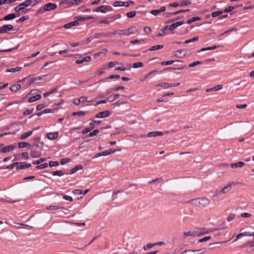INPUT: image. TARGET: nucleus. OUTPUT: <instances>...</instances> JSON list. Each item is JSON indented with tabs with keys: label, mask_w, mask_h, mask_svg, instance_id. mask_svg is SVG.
I'll list each match as a JSON object with an SVG mask.
<instances>
[{
	"label": "nucleus",
	"mask_w": 254,
	"mask_h": 254,
	"mask_svg": "<svg viewBox=\"0 0 254 254\" xmlns=\"http://www.w3.org/2000/svg\"><path fill=\"white\" fill-rule=\"evenodd\" d=\"M157 244H151L149 243L143 247L144 250H147L148 249L152 248L153 246L156 245Z\"/></svg>",
	"instance_id": "nucleus-33"
},
{
	"label": "nucleus",
	"mask_w": 254,
	"mask_h": 254,
	"mask_svg": "<svg viewBox=\"0 0 254 254\" xmlns=\"http://www.w3.org/2000/svg\"><path fill=\"white\" fill-rule=\"evenodd\" d=\"M175 12H166L164 14V15L166 17H170L173 15H175Z\"/></svg>",
	"instance_id": "nucleus-64"
},
{
	"label": "nucleus",
	"mask_w": 254,
	"mask_h": 254,
	"mask_svg": "<svg viewBox=\"0 0 254 254\" xmlns=\"http://www.w3.org/2000/svg\"><path fill=\"white\" fill-rule=\"evenodd\" d=\"M21 88V85L19 84H15L13 85H12L10 87V90L14 92H16L18 91Z\"/></svg>",
	"instance_id": "nucleus-13"
},
{
	"label": "nucleus",
	"mask_w": 254,
	"mask_h": 254,
	"mask_svg": "<svg viewBox=\"0 0 254 254\" xmlns=\"http://www.w3.org/2000/svg\"><path fill=\"white\" fill-rule=\"evenodd\" d=\"M244 164H244V163L243 162L240 161V162H238V163H236L232 164L231 165V167L232 168H237V167L241 168V167H243Z\"/></svg>",
	"instance_id": "nucleus-14"
},
{
	"label": "nucleus",
	"mask_w": 254,
	"mask_h": 254,
	"mask_svg": "<svg viewBox=\"0 0 254 254\" xmlns=\"http://www.w3.org/2000/svg\"><path fill=\"white\" fill-rule=\"evenodd\" d=\"M164 134L163 132L158 131H154L148 133L147 136L148 137H156L157 136H162Z\"/></svg>",
	"instance_id": "nucleus-8"
},
{
	"label": "nucleus",
	"mask_w": 254,
	"mask_h": 254,
	"mask_svg": "<svg viewBox=\"0 0 254 254\" xmlns=\"http://www.w3.org/2000/svg\"><path fill=\"white\" fill-rule=\"evenodd\" d=\"M78 24V22L77 21H74L72 22H71L70 23L65 24L64 25V27L66 29L69 28L72 26L76 25Z\"/></svg>",
	"instance_id": "nucleus-15"
},
{
	"label": "nucleus",
	"mask_w": 254,
	"mask_h": 254,
	"mask_svg": "<svg viewBox=\"0 0 254 254\" xmlns=\"http://www.w3.org/2000/svg\"><path fill=\"white\" fill-rule=\"evenodd\" d=\"M16 17V15L14 13H11L5 16L3 18L4 20H9L13 19Z\"/></svg>",
	"instance_id": "nucleus-17"
},
{
	"label": "nucleus",
	"mask_w": 254,
	"mask_h": 254,
	"mask_svg": "<svg viewBox=\"0 0 254 254\" xmlns=\"http://www.w3.org/2000/svg\"><path fill=\"white\" fill-rule=\"evenodd\" d=\"M143 66V64L141 62L135 63L132 64V67L134 68H137L138 67H141Z\"/></svg>",
	"instance_id": "nucleus-28"
},
{
	"label": "nucleus",
	"mask_w": 254,
	"mask_h": 254,
	"mask_svg": "<svg viewBox=\"0 0 254 254\" xmlns=\"http://www.w3.org/2000/svg\"><path fill=\"white\" fill-rule=\"evenodd\" d=\"M15 148V145L11 144L3 147L2 149L0 150V152L3 153L10 152V151L14 150Z\"/></svg>",
	"instance_id": "nucleus-5"
},
{
	"label": "nucleus",
	"mask_w": 254,
	"mask_h": 254,
	"mask_svg": "<svg viewBox=\"0 0 254 254\" xmlns=\"http://www.w3.org/2000/svg\"><path fill=\"white\" fill-rule=\"evenodd\" d=\"M109 115H110L109 111L106 110V111H102V112L97 113L96 115V118L102 119V118H104L105 117H107L109 116Z\"/></svg>",
	"instance_id": "nucleus-6"
},
{
	"label": "nucleus",
	"mask_w": 254,
	"mask_h": 254,
	"mask_svg": "<svg viewBox=\"0 0 254 254\" xmlns=\"http://www.w3.org/2000/svg\"><path fill=\"white\" fill-rule=\"evenodd\" d=\"M234 9V7L232 6H228V7H227L226 8H225L224 11H223V12H230L233 9Z\"/></svg>",
	"instance_id": "nucleus-56"
},
{
	"label": "nucleus",
	"mask_w": 254,
	"mask_h": 254,
	"mask_svg": "<svg viewBox=\"0 0 254 254\" xmlns=\"http://www.w3.org/2000/svg\"><path fill=\"white\" fill-rule=\"evenodd\" d=\"M222 13H223V11H215V12H213L212 13L211 16L213 17H215L218 15H220Z\"/></svg>",
	"instance_id": "nucleus-37"
},
{
	"label": "nucleus",
	"mask_w": 254,
	"mask_h": 254,
	"mask_svg": "<svg viewBox=\"0 0 254 254\" xmlns=\"http://www.w3.org/2000/svg\"><path fill=\"white\" fill-rule=\"evenodd\" d=\"M34 111V109H27V110H26L24 112H23V115L24 116H27V115H30Z\"/></svg>",
	"instance_id": "nucleus-45"
},
{
	"label": "nucleus",
	"mask_w": 254,
	"mask_h": 254,
	"mask_svg": "<svg viewBox=\"0 0 254 254\" xmlns=\"http://www.w3.org/2000/svg\"><path fill=\"white\" fill-rule=\"evenodd\" d=\"M216 48H217V47L216 46H214L213 47H208L207 48H203L201 49V51L203 52V51H207V50H214V49H215Z\"/></svg>",
	"instance_id": "nucleus-42"
},
{
	"label": "nucleus",
	"mask_w": 254,
	"mask_h": 254,
	"mask_svg": "<svg viewBox=\"0 0 254 254\" xmlns=\"http://www.w3.org/2000/svg\"><path fill=\"white\" fill-rule=\"evenodd\" d=\"M184 53V51L183 50H177L174 52V55L177 57L181 58V55H184L185 54V53Z\"/></svg>",
	"instance_id": "nucleus-22"
},
{
	"label": "nucleus",
	"mask_w": 254,
	"mask_h": 254,
	"mask_svg": "<svg viewBox=\"0 0 254 254\" xmlns=\"http://www.w3.org/2000/svg\"><path fill=\"white\" fill-rule=\"evenodd\" d=\"M114 20H115V19L113 20H112L111 21H109V20L105 19V20L99 21V23H101V24H108L110 23V22H112L114 21Z\"/></svg>",
	"instance_id": "nucleus-44"
},
{
	"label": "nucleus",
	"mask_w": 254,
	"mask_h": 254,
	"mask_svg": "<svg viewBox=\"0 0 254 254\" xmlns=\"http://www.w3.org/2000/svg\"><path fill=\"white\" fill-rule=\"evenodd\" d=\"M175 62L174 61H168L165 62H161V64L163 65H168L170 64H173Z\"/></svg>",
	"instance_id": "nucleus-40"
},
{
	"label": "nucleus",
	"mask_w": 254,
	"mask_h": 254,
	"mask_svg": "<svg viewBox=\"0 0 254 254\" xmlns=\"http://www.w3.org/2000/svg\"><path fill=\"white\" fill-rule=\"evenodd\" d=\"M126 15L128 18H133V17H135V16L136 15V11H132L127 12V13Z\"/></svg>",
	"instance_id": "nucleus-29"
},
{
	"label": "nucleus",
	"mask_w": 254,
	"mask_h": 254,
	"mask_svg": "<svg viewBox=\"0 0 254 254\" xmlns=\"http://www.w3.org/2000/svg\"><path fill=\"white\" fill-rule=\"evenodd\" d=\"M63 198L65 200H68L69 201H72L73 200V199L71 196L66 195H63Z\"/></svg>",
	"instance_id": "nucleus-57"
},
{
	"label": "nucleus",
	"mask_w": 254,
	"mask_h": 254,
	"mask_svg": "<svg viewBox=\"0 0 254 254\" xmlns=\"http://www.w3.org/2000/svg\"><path fill=\"white\" fill-rule=\"evenodd\" d=\"M98 132H99L98 129H95L93 131L90 132V133L89 134V136L90 137H92L93 136L97 135L98 133Z\"/></svg>",
	"instance_id": "nucleus-50"
},
{
	"label": "nucleus",
	"mask_w": 254,
	"mask_h": 254,
	"mask_svg": "<svg viewBox=\"0 0 254 254\" xmlns=\"http://www.w3.org/2000/svg\"><path fill=\"white\" fill-rule=\"evenodd\" d=\"M143 30L145 33L148 34L151 32V29L150 27L146 26L144 28Z\"/></svg>",
	"instance_id": "nucleus-63"
},
{
	"label": "nucleus",
	"mask_w": 254,
	"mask_h": 254,
	"mask_svg": "<svg viewBox=\"0 0 254 254\" xmlns=\"http://www.w3.org/2000/svg\"><path fill=\"white\" fill-rule=\"evenodd\" d=\"M125 4V2L121 1H116L114 2L113 5L115 7L122 6H124Z\"/></svg>",
	"instance_id": "nucleus-26"
},
{
	"label": "nucleus",
	"mask_w": 254,
	"mask_h": 254,
	"mask_svg": "<svg viewBox=\"0 0 254 254\" xmlns=\"http://www.w3.org/2000/svg\"><path fill=\"white\" fill-rule=\"evenodd\" d=\"M53 175L54 176H62L64 175V173L61 170H57V171H54L53 173Z\"/></svg>",
	"instance_id": "nucleus-32"
},
{
	"label": "nucleus",
	"mask_w": 254,
	"mask_h": 254,
	"mask_svg": "<svg viewBox=\"0 0 254 254\" xmlns=\"http://www.w3.org/2000/svg\"><path fill=\"white\" fill-rule=\"evenodd\" d=\"M187 203H190L198 207L203 208L209 204L210 200L205 197H199L188 201Z\"/></svg>",
	"instance_id": "nucleus-1"
},
{
	"label": "nucleus",
	"mask_w": 254,
	"mask_h": 254,
	"mask_svg": "<svg viewBox=\"0 0 254 254\" xmlns=\"http://www.w3.org/2000/svg\"><path fill=\"white\" fill-rule=\"evenodd\" d=\"M70 161V159L68 158H63L61 160L60 163L62 165H64L65 164L69 162Z\"/></svg>",
	"instance_id": "nucleus-43"
},
{
	"label": "nucleus",
	"mask_w": 254,
	"mask_h": 254,
	"mask_svg": "<svg viewBox=\"0 0 254 254\" xmlns=\"http://www.w3.org/2000/svg\"><path fill=\"white\" fill-rule=\"evenodd\" d=\"M198 40V37H194L192 39L186 40L184 42L185 44H188L191 42L197 41Z\"/></svg>",
	"instance_id": "nucleus-27"
},
{
	"label": "nucleus",
	"mask_w": 254,
	"mask_h": 254,
	"mask_svg": "<svg viewBox=\"0 0 254 254\" xmlns=\"http://www.w3.org/2000/svg\"><path fill=\"white\" fill-rule=\"evenodd\" d=\"M46 105L44 104H38L36 107V109L37 111H40L42 109H43L44 108H45Z\"/></svg>",
	"instance_id": "nucleus-51"
},
{
	"label": "nucleus",
	"mask_w": 254,
	"mask_h": 254,
	"mask_svg": "<svg viewBox=\"0 0 254 254\" xmlns=\"http://www.w3.org/2000/svg\"><path fill=\"white\" fill-rule=\"evenodd\" d=\"M41 155L40 151H31L30 152V156L32 158H38Z\"/></svg>",
	"instance_id": "nucleus-10"
},
{
	"label": "nucleus",
	"mask_w": 254,
	"mask_h": 254,
	"mask_svg": "<svg viewBox=\"0 0 254 254\" xmlns=\"http://www.w3.org/2000/svg\"><path fill=\"white\" fill-rule=\"evenodd\" d=\"M30 144L28 142H19L18 143V147L19 148H24L26 147L28 145H29Z\"/></svg>",
	"instance_id": "nucleus-34"
},
{
	"label": "nucleus",
	"mask_w": 254,
	"mask_h": 254,
	"mask_svg": "<svg viewBox=\"0 0 254 254\" xmlns=\"http://www.w3.org/2000/svg\"><path fill=\"white\" fill-rule=\"evenodd\" d=\"M127 30V36L135 33L137 31V29L135 27H131Z\"/></svg>",
	"instance_id": "nucleus-16"
},
{
	"label": "nucleus",
	"mask_w": 254,
	"mask_h": 254,
	"mask_svg": "<svg viewBox=\"0 0 254 254\" xmlns=\"http://www.w3.org/2000/svg\"><path fill=\"white\" fill-rule=\"evenodd\" d=\"M49 166L50 167H53L59 165V162L58 161H51L49 163Z\"/></svg>",
	"instance_id": "nucleus-39"
},
{
	"label": "nucleus",
	"mask_w": 254,
	"mask_h": 254,
	"mask_svg": "<svg viewBox=\"0 0 254 254\" xmlns=\"http://www.w3.org/2000/svg\"><path fill=\"white\" fill-rule=\"evenodd\" d=\"M46 160V159L45 158H40L39 159V160H37L36 161H35L33 164H36V165H38V164H40L42 162H43L44 161H45Z\"/></svg>",
	"instance_id": "nucleus-47"
},
{
	"label": "nucleus",
	"mask_w": 254,
	"mask_h": 254,
	"mask_svg": "<svg viewBox=\"0 0 254 254\" xmlns=\"http://www.w3.org/2000/svg\"><path fill=\"white\" fill-rule=\"evenodd\" d=\"M116 152V150H112L111 149H109L104 151L102 152V154L104 155V156H107L110 155L112 153H114Z\"/></svg>",
	"instance_id": "nucleus-24"
},
{
	"label": "nucleus",
	"mask_w": 254,
	"mask_h": 254,
	"mask_svg": "<svg viewBox=\"0 0 254 254\" xmlns=\"http://www.w3.org/2000/svg\"><path fill=\"white\" fill-rule=\"evenodd\" d=\"M115 34H118L121 36H122V35L127 36V30H118L115 32Z\"/></svg>",
	"instance_id": "nucleus-21"
},
{
	"label": "nucleus",
	"mask_w": 254,
	"mask_h": 254,
	"mask_svg": "<svg viewBox=\"0 0 254 254\" xmlns=\"http://www.w3.org/2000/svg\"><path fill=\"white\" fill-rule=\"evenodd\" d=\"M60 208H61V207L58 205H51L46 207V209L49 210H57Z\"/></svg>",
	"instance_id": "nucleus-30"
},
{
	"label": "nucleus",
	"mask_w": 254,
	"mask_h": 254,
	"mask_svg": "<svg viewBox=\"0 0 254 254\" xmlns=\"http://www.w3.org/2000/svg\"><path fill=\"white\" fill-rule=\"evenodd\" d=\"M18 164L17 165V166L16 168L17 170L23 169L25 168L24 165H23L22 162H18Z\"/></svg>",
	"instance_id": "nucleus-36"
},
{
	"label": "nucleus",
	"mask_w": 254,
	"mask_h": 254,
	"mask_svg": "<svg viewBox=\"0 0 254 254\" xmlns=\"http://www.w3.org/2000/svg\"><path fill=\"white\" fill-rule=\"evenodd\" d=\"M17 47H18V46L16 47L12 48L6 49V50H0V52H10L12 51L13 50L17 49Z\"/></svg>",
	"instance_id": "nucleus-53"
},
{
	"label": "nucleus",
	"mask_w": 254,
	"mask_h": 254,
	"mask_svg": "<svg viewBox=\"0 0 254 254\" xmlns=\"http://www.w3.org/2000/svg\"><path fill=\"white\" fill-rule=\"evenodd\" d=\"M201 63L199 61H196V62H193L192 63H191L189 65V66L190 67H193L196 65H198V64H201Z\"/></svg>",
	"instance_id": "nucleus-52"
},
{
	"label": "nucleus",
	"mask_w": 254,
	"mask_h": 254,
	"mask_svg": "<svg viewBox=\"0 0 254 254\" xmlns=\"http://www.w3.org/2000/svg\"><path fill=\"white\" fill-rule=\"evenodd\" d=\"M21 158H25V159H28L29 158V156L27 152H23L21 154Z\"/></svg>",
	"instance_id": "nucleus-60"
},
{
	"label": "nucleus",
	"mask_w": 254,
	"mask_h": 254,
	"mask_svg": "<svg viewBox=\"0 0 254 254\" xmlns=\"http://www.w3.org/2000/svg\"><path fill=\"white\" fill-rule=\"evenodd\" d=\"M241 216L244 218H248L251 216V214L249 213L245 212L242 213Z\"/></svg>",
	"instance_id": "nucleus-61"
},
{
	"label": "nucleus",
	"mask_w": 254,
	"mask_h": 254,
	"mask_svg": "<svg viewBox=\"0 0 254 254\" xmlns=\"http://www.w3.org/2000/svg\"><path fill=\"white\" fill-rule=\"evenodd\" d=\"M170 84H169L168 83H160V84H158L157 85L158 86H160L164 89H166V88H168L169 87H170Z\"/></svg>",
	"instance_id": "nucleus-31"
},
{
	"label": "nucleus",
	"mask_w": 254,
	"mask_h": 254,
	"mask_svg": "<svg viewBox=\"0 0 254 254\" xmlns=\"http://www.w3.org/2000/svg\"><path fill=\"white\" fill-rule=\"evenodd\" d=\"M200 19V18L199 17H194L191 19H188L187 21V23L190 24L193 22H194V21H196L197 20H199Z\"/></svg>",
	"instance_id": "nucleus-23"
},
{
	"label": "nucleus",
	"mask_w": 254,
	"mask_h": 254,
	"mask_svg": "<svg viewBox=\"0 0 254 254\" xmlns=\"http://www.w3.org/2000/svg\"><path fill=\"white\" fill-rule=\"evenodd\" d=\"M72 193L75 195H79L82 194V191L81 190L76 189L73 190Z\"/></svg>",
	"instance_id": "nucleus-49"
},
{
	"label": "nucleus",
	"mask_w": 254,
	"mask_h": 254,
	"mask_svg": "<svg viewBox=\"0 0 254 254\" xmlns=\"http://www.w3.org/2000/svg\"><path fill=\"white\" fill-rule=\"evenodd\" d=\"M87 97L85 96H83L80 97L78 100L80 102V103H84L85 101L87 100Z\"/></svg>",
	"instance_id": "nucleus-62"
},
{
	"label": "nucleus",
	"mask_w": 254,
	"mask_h": 254,
	"mask_svg": "<svg viewBox=\"0 0 254 254\" xmlns=\"http://www.w3.org/2000/svg\"><path fill=\"white\" fill-rule=\"evenodd\" d=\"M163 48V45H158L152 46L149 50L150 51H156L159 49H161Z\"/></svg>",
	"instance_id": "nucleus-19"
},
{
	"label": "nucleus",
	"mask_w": 254,
	"mask_h": 254,
	"mask_svg": "<svg viewBox=\"0 0 254 254\" xmlns=\"http://www.w3.org/2000/svg\"><path fill=\"white\" fill-rule=\"evenodd\" d=\"M210 239H211L210 236L205 237L201 239H199L198 240V242H199V243L204 242H205V241H207L210 240Z\"/></svg>",
	"instance_id": "nucleus-48"
},
{
	"label": "nucleus",
	"mask_w": 254,
	"mask_h": 254,
	"mask_svg": "<svg viewBox=\"0 0 254 254\" xmlns=\"http://www.w3.org/2000/svg\"><path fill=\"white\" fill-rule=\"evenodd\" d=\"M234 217H235V214L233 213H231L229 214V215L227 217V220L228 222H230L231 220H232L234 219Z\"/></svg>",
	"instance_id": "nucleus-58"
},
{
	"label": "nucleus",
	"mask_w": 254,
	"mask_h": 254,
	"mask_svg": "<svg viewBox=\"0 0 254 254\" xmlns=\"http://www.w3.org/2000/svg\"><path fill=\"white\" fill-rule=\"evenodd\" d=\"M81 0H71L70 2L72 5H78L79 4Z\"/></svg>",
	"instance_id": "nucleus-54"
},
{
	"label": "nucleus",
	"mask_w": 254,
	"mask_h": 254,
	"mask_svg": "<svg viewBox=\"0 0 254 254\" xmlns=\"http://www.w3.org/2000/svg\"><path fill=\"white\" fill-rule=\"evenodd\" d=\"M13 29V25L11 24L4 25L0 27V33H6L9 30H12Z\"/></svg>",
	"instance_id": "nucleus-3"
},
{
	"label": "nucleus",
	"mask_w": 254,
	"mask_h": 254,
	"mask_svg": "<svg viewBox=\"0 0 254 254\" xmlns=\"http://www.w3.org/2000/svg\"><path fill=\"white\" fill-rule=\"evenodd\" d=\"M29 19V16H23L19 19V21L21 22H24L26 20Z\"/></svg>",
	"instance_id": "nucleus-59"
},
{
	"label": "nucleus",
	"mask_w": 254,
	"mask_h": 254,
	"mask_svg": "<svg viewBox=\"0 0 254 254\" xmlns=\"http://www.w3.org/2000/svg\"><path fill=\"white\" fill-rule=\"evenodd\" d=\"M57 7V5L55 3H48L46 4L43 7V9L44 11H50L52 10H54Z\"/></svg>",
	"instance_id": "nucleus-2"
},
{
	"label": "nucleus",
	"mask_w": 254,
	"mask_h": 254,
	"mask_svg": "<svg viewBox=\"0 0 254 254\" xmlns=\"http://www.w3.org/2000/svg\"><path fill=\"white\" fill-rule=\"evenodd\" d=\"M18 162H15V163H13L8 166H7L6 167V169H12L14 168V166H17V165L18 164Z\"/></svg>",
	"instance_id": "nucleus-55"
},
{
	"label": "nucleus",
	"mask_w": 254,
	"mask_h": 254,
	"mask_svg": "<svg viewBox=\"0 0 254 254\" xmlns=\"http://www.w3.org/2000/svg\"><path fill=\"white\" fill-rule=\"evenodd\" d=\"M250 246V247H254V240L253 241L248 242L245 243L243 248H245L246 246Z\"/></svg>",
	"instance_id": "nucleus-38"
},
{
	"label": "nucleus",
	"mask_w": 254,
	"mask_h": 254,
	"mask_svg": "<svg viewBox=\"0 0 254 254\" xmlns=\"http://www.w3.org/2000/svg\"><path fill=\"white\" fill-rule=\"evenodd\" d=\"M82 169V166L81 165H77L75 166L74 168H72L69 173L70 174H73L76 173L79 170H81Z\"/></svg>",
	"instance_id": "nucleus-12"
},
{
	"label": "nucleus",
	"mask_w": 254,
	"mask_h": 254,
	"mask_svg": "<svg viewBox=\"0 0 254 254\" xmlns=\"http://www.w3.org/2000/svg\"><path fill=\"white\" fill-rule=\"evenodd\" d=\"M21 69V67H16L15 68H12L10 69H7L5 70L6 72H14L16 71H19Z\"/></svg>",
	"instance_id": "nucleus-20"
},
{
	"label": "nucleus",
	"mask_w": 254,
	"mask_h": 254,
	"mask_svg": "<svg viewBox=\"0 0 254 254\" xmlns=\"http://www.w3.org/2000/svg\"><path fill=\"white\" fill-rule=\"evenodd\" d=\"M41 96L40 94H37L35 96L30 97L28 100V102L29 103H32L35 101L39 100V99H41Z\"/></svg>",
	"instance_id": "nucleus-11"
},
{
	"label": "nucleus",
	"mask_w": 254,
	"mask_h": 254,
	"mask_svg": "<svg viewBox=\"0 0 254 254\" xmlns=\"http://www.w3.org/2000/svg\"><path fill=\"white\" fill-rule=\"evenodd\" d=\"M58 132H50L47 133V136L49 139L53 140L56 139L58 137Z\"/></svg>",
	"instance_id": "nucleus-9"
},
{
	"label": "nucleus",
	"mask_w": 254,
	"mask_h": 254,
	"mask_svg": "<svg viewBox=\"0 0 254 254\" xmlns=\"http://www.w3.org/2000/svg\"><path fill=\"white\" fill-rule=\"evenodd\" d=\"M119 94H114L113 96H111L108 98V101L109 102H112L117 99L119 97Z\"/></svg>",
	"instance_id": "nucleus-25"
},
{
	"label": "nucleus",
	"mask_w": 254,
	"mask_h": 254,
	"mask_svg": "<svg viewBox=\"0 0 254 254\" xmlns=\"http://www.w3.org/2000/svg\"><path fill=\"white\" fill-rule=\"evenodd\" d=\"M32 131H29L28 132H26L23 134H22L20 136V139L22 140L25 139L27 138L28 137L32 135Z\"/></svg>",
	"instance_id": "nucleus-18"
},
{
	"label": "nucleus",
	"mask_w": 254,
	"mask_h": 254,
	"mask_svg": "<svg viewBox=\"0 0 254 254\" xmlns=\"http://www.w3.org/2000/svg\"><path fill=\"white\" fill-rule=\"evenodd\" d=\"M85 115V113L83 111H78L76 112H73L72 114V116H83Z\"/></svg>",
	"instance_id": "nucleus-35"
},
{
	"label": "nucleus",
	"mask_w": 254,
	"mask_h": 254,
	"mask_svg": "<svg viewBox=\"0 0 254 254\" xmlns=\"http://www.w3.org/2000/svg\"><path fill=\"white\" fill-rule=\"evenodd\" d=\"M47 166H48L47 163H44V164L37 166L36 168L37 169L40 170V169L46 168V167H47Z\"/></svg>",
	"instance_id": "nucleus-41"
},
{
	"label": "nucleus",
	"mask_w": 254,
	"mask_h": 254,
	"mask_svg": "<svg viewBox=\"0 0 254 254\" xmlns=\"http://www.w3.org/2000/svg\"><path fill=\"white\" fill-rule=\"evenodd\" d=\"M112 9V7L107 5H101L98 7H97L95 9V11L96 12H100L102 13H106L108 11H110Z\"/></svg>",
	"instance_id": "nucleus-4"
},
{
	"label": "nucleus",
	"mask_w": 254,
	"mask_h": 254,
	"mask_svg": "<svg viewBox=\"0 0 254 254\" xmlns=\"http://www.w3.org/2000/svg\"><path fill=\"white\" fill-rule=\"evenodd\" d=\"M161 12H160L159 9H153L150 11V13L155 16L158 15Z\"/></svg>",
	"instance_id": "nucleus-46"
},
{
	"label": "nucleus",
	"mask_w": 254,
	"mask_h": 254,
	"mask_svg": "<svg viewBox=\"0 0 254 254\" xmlns=\"http://www.w3.org/2000/svg\"><path fill=\"white\" fill-rule=\"evenodd\" d=\"M235 184L234 182H232L230 184H228L227 186H225L224 188L221 189V190H220V192L224 194L229 192L232 189V185H234Z\"/></svg>",
	"instance_id": "nucleus-7"
}]
</instances>
